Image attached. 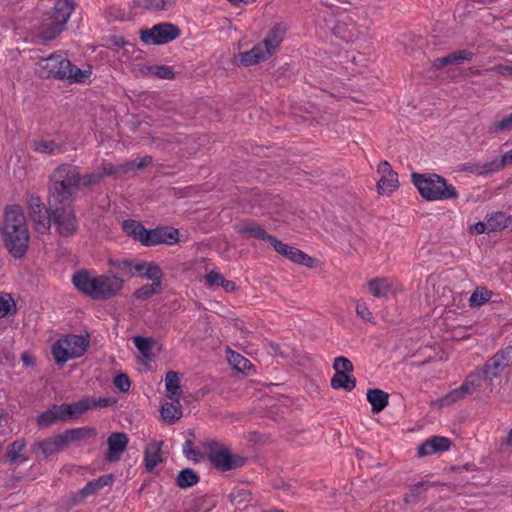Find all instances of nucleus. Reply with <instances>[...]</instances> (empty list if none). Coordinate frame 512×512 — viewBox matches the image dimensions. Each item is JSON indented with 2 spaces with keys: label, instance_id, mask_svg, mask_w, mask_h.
Listing matches in <instances>:
<instances>
[{
  "label": "nucleus",
  "instance_id": "nucleus-1",
  "mask_svg": "<svg viewBox=\"0 0 512 512\" xmlns=\"http://www.w3.org/2000/svg\"><path fill=\"white\" fill-rule=\"evenodd\" d=\"M4 246L15 259H21L27 253L30 234L25 215L19 205L8 206L5 210L2 227Z\"/></svg>",
  "mask_w": 512,
  "mask_h": 512
},
{
  "label": "nucleus",
  "instance_id": "nucleus-2",
  "mask_svg": "<svg viewBox=\"0 0 512 512\" xmlns=\"http://www.w3.org/2000/svg\"><path fill=\"white\" fill-rule=\"evenodd\" d=\"M79 166L62 163L55 167L48 179V196L54 204L71 206L79 192Z\"/></svg>",
  "mask_w": 512,
  "mask_h": 512
},
{
  "label": "nucleus",
  "instance_id": "nucleus-3",
  "mask_svg": "<svg viewBox=\"0 0 512 512\" xmlns=\"http://www.w3.org/2000/svg\"><path fill=\"white\" fill-rule=\"evenodd\" d=\"M35 73L41 79H56L68 83H85L91 76L90 66L80 69L61 54H51L38 60Z\"/></svg>",
  "mask_w": 512,
  "mask_h": 512
},
{
  "label": "nucleus",
  "instance_id": "nucleus-4",
  "mask_svg": "<svg viewBox=\"0 0 512 512\" xmlns=\"http://www.w3.org/2000/svg\"><path fill=\"white\" fill-rule=\"evenodd\" d=\"M411 181L421 197L427 201L451 200L459 197L457 189L448 183L446 178L436 173L413 172Z\"/></svg>",
  "mask_w": 512,
  "mask_h": 512
},
{
  "label": "nucleus",
  "instance_id": "nucleus-5",
  "mask_svg": "<svg viewBox=\"0 0 512 512\" xmlns=\"http://www.w3.org/2000/svg\"><path fill=\"white\" fill-rule=\"evenodd\" d=\"M202 447L211 464L221 472L238 469L246 463V458L232 454L224 444L216 440H207L202 443Z\"/></svg>",
  "mask_w": 512,
  "mask_h": 512
},
{
  "label": "nucleus",
  "instance_id": "nucleus-6",
  "mask_svg": "<svg viewBox=\"0 0 512 512\" xmlns=\"http://www.w3.org/2000/svg\"><path fill=\"white\" fill-rule=\"evenodd\" d=\"M283 41L281 34H268L261 42L254 45L250 50L239 52L234 56L237 66L250 67L269 59Z\"/></svg>",
  "mask_w": 512,
  "mask_h": 512
},
{
  "label": "nucleus",
  "instance_id": "nucleus-7",
  "mask_svg": "<svg viewBox=\"0 0 512 512\" xmlns=\"http://www.w3.org/2000/svg\"><path fill=\"white\" fill-rule=\"evenodd\" d=\"M89 339L83 335L69 334L57 340L52 346L53 357L58 364L79 358L87 351Z\"/></svg>",
  "mask_w": 512,
  "mask_h": 512
},
{
  "label": "nucleus",
  "instance_id": "nucleus-8",
  "mask_svg": "<svg viewBox=\"0 0 512 512\" xmlns=\"http://www.w3.org/2000/svg\"><path fill=\"white\" fill-rule=\"evenodd\" d=\"M51 224L61 237H71L78 231V221L73 205L51 204Z\"/></svg>",
  "mask_w": 512,
  "mask_h": 512
},
{
  "label": "nucleus",
  "instance_id": "nucleus-9",
  "mask_svg": "<svg viewBox=\"0 0 512 512\" xmlns=\"http://www.w3.org/2000/svg\"><path fill=\"white\" fill-rule=\"evenodd\" d=\"M74 9V0H54L51 12L45 19L47 21L45 32H62Z\"/></svg>",
  "mask_w": 512,
  "mask_h": 512
},
{
  "label": "nucleus",
  "instance_id": "nucleus-10",
  "mask_svg": "<svg viewBox=\"0 0 512 512\" xmlns=\"http://www.w3.org/2000/svg\"><path fill=\"white\" fill-rule=\"evenodd\" d=\"M51 204L53 202L49 200V207H46L39 196L29 198V217L38 233H47L51 227Z\"/></svg>",
  "mask_w": 512,
  "mask_h": 512
},
{
  "label": "nucleus",
  "instance_id": "nucleus-11",
  "mask_svg": "<svg viewBox=\"0 0 512 512\" xmlns=\"http://www.w3.org/2000/svg\"><path fill=\"white\" fill-rule=\"evenodd\" d=\"M122 230L145 246L160 244V227L147 230L140 222L128 219L122 222Z\"/></svg>",
  "mask_w": 512,
  "mask_h": 512
},
{
  "label": "nucleus",
  "instance_id": "nucleus-12",
  "mask_svg": "<svg viewBox=\"0 0 512 512\" xmlns=\"http://www.w3.org/2000/svg\"><path fill=\"white\" fill-rule=\"evenodd\" d=\"M123 279L115 275H99L96 276L95 300H106L116 296L123 288Z\"/></svg>",
  "mask_w": 512,
  "mask_h": 512
},
{
  "label": "nucleus",
  "instance_id": "nucleus-13",
  "mask_svg": "<svg viewBox=\"0 0 512 512\" xmlns=\"http://www.w3.org/2000/svg\"><path fill=\"white\" fill-rule=\"evenodd\" d=\"M378 172L382 174L377 182L378 193L380 195H390L399 187L398 174L386 160L379 163Z\"/></svg>",
  "mask_w": 512,
  "mask_h": 512
},
{
  "label": "nucleus",
  "instance_id": "nucleus-14",
  "mask_svg": "<svg viewBox=\"0 0 512 512\" xmlns=\"http://www.w3.org/2000/svg\"><path fill=\"white\" fill-rule=\"evenodd\" d=\"M108 451L106 460L108 462H116L121 458L128 444V437L124 432L112 433L108 439Z\"/></svg>",
  "mask_w": 512,
  "mask_h": 512
},
{
  "label": "nucleus",
  "instance_id": "nucleus-15",
  "mask_svg": "<svg viewBox=\"0 0 512 512\" xmlns=\"http://www.w3.org/2000/svg\"><path fill=\"white\" fill-rule=\"evenodd\" d=\"M192 113L194 111L179 110L174 102H164L162 103V127L181 124L186 116H190Z\"/></svg>",
  "mask_w": 512,
  "mask_h": 512
},
{
  "label": "nucleus",
  "instance_id": "nucleus-16",
  "mask_svg": "<svg viewBox=\"0 0 512 512\" xmlns=\"http://www.w3.org/2000/svg\"><path fill=\"white\" fill-rule=\"evenodd\" d=\"M452 441L444 436H433L418 447V456H427L450 449Z\"/></svg>",
  "mask_w": 512,
  "mask_h": 512
},
{
  "label": "nucleus",
  "instance_id": "nucleus-17",
  "mask_svg": "<svg viewBox=\"0 0 512 512\" xmlns=\"http://www.w3.org/2000/svg\"><path fill=\"white\" fill-rule=\"evenodd\" d=\"M72 283L79 291L89 295L93 299V295H95L96 277H91L86 270H80L73 274Z\"/></svg>",
  "mask_w": 512,
  "mask_h": 512
},
{
  "label": "nucleus",
  "instance_id": "nucleus-18",
  "mask_svg": "<svg viewBox=\"0 0 512 512\" xmlns=\"http://www.w3.org/2000/svg\"><path fill=\"white\" fill-rule=\"evenodd\" d=\"M183 417L182 405L179 399H170L162 403V422L172 425Z\"/></svg>",
  "mask_w": 512,
  "mask_h": 512
},
{
  "label": "nucleus",
  "instance_id": "nucleus-19",
  "mask_svg": "<svg viewBox=\"0 0 512 512\" xmlns=\"http://www.w3.org/2000/svg\"><path fill=\"white\" fill-rule=\"evenodd\" d=\"M133 276L145 277L151 280H157V284H160V267L154 262H145L135 260L132 267Z\"/></svg>",
  "mask_w": 512,
  "mask_h": 512
},
{
  "label": "nucleus",
  "instance_id": "nucleus-20",
  "mask_svg": "<svg viewBox=\"0 0 512 512\" xmlns=\"http://www.w3.org/2000/svg\"><path fill=\"white\" fill-rule=\"evenodd\" d=\"M183 394L180 373L168 371L165 375V395L168 399H181Z\"/></svg>",
  "mask_w": 512,
  "mask_h": 512
},
{
  "label": "nucleus",
  "instance_id": "nucleus-21",
  "mask_svg": "<svg viewBox=\"0 0 512 512\" xmlns=\"http://www.w3.org/2000/svg\"><path fill=\"white\" fill-rule=\"evenodd\" d=\"M238 232L240 235H242L245 238H255L257 240L261 241H267L269 242L270 238L272 237L271 234H269L262 225L251 221L245 223L243 226H241L238 229Z\"/></svg>",
  "mask_w": 512,
  "mask_h": 512
},
{
  "label": "nucleus",
  "instance_id": "nucleus-22",
  "mask_svg": "<svg viewBox=\"0 0 512 512\" xmlns=\"http://www.w3.org/2000/svg\"><path fill=\"white\" fill-rule=\"evenodd\" d=\"M113 481V474L102 475L96 479L87 482V484L79 491V494L82 498L89 497L99 492L105 486L111 485Z\"/></svg>",
  "mask_w": 512,
  "mask_h": 512
},
{
  "label": "nucleus",
  "instance_id": "nucleus-23",
  "mask_svg": "<svg viewBox=\"0 0 512 512\" xmlns=\"http://www.w3.org/2000/svg\"><path fill=\"white\" fill-rule=\"evenodd\" d=\"M31 148L34 152L46 155H55L63 153L65 147L61 143L54 140L35 139L31 143Z\"/></svg>",
  "mask_w": 512,
  "mask_h": 512
},
{
  "label": "nucleus",
  "instance_id": "nucleus-24",
  "mask_svg": "<svg viewBox=\"0 0 512 512\" xmlns=\"http://www.w3.org/2000/svg\"><path fill=\"white\" fill-rule=\"evenodd\" d=\"M389 400V394L381 389L373 388L367 391V401L371 404V411L373 413H380L383 411Z\"/></svg>",
  "mask_w": 512,
  "mask_h": 512
},
{
  "label": "nucleus",
  "instance_id": "nucleus-25",
  "mask_svg": "<svg viewBox=\"0 0 512 512\" xmlns=\"http://www.w3.org/2000/svg\"><path fill=\"white\" fill-rule=\"evenodd\" d=\"M59 408L62 409L65 420L76 419L90 409L89 398H82L72 404H60Z\"/></svg>",
  "mask_w": 512,
  "mask_h": 512
},
{
  "label": "nucleus",
  "instance_id": "nucleus-26",
  "mask_svg": "<svg viewBox=\"0 0 512 512\" xmlns=\"http://www.w3.org/2000/svg\"><path fill=\"white\" fill-rule=\"evenodd\" d=\"M62 440L63 438L61 434L44 439L37 444V449L41 451L44 458H47L48 456L53 455L66 447Z\"/></svg>",
  "mask_w": 512,
  "mask_h": 512
},
{
  "label": "nucleus",
  "instance_id": "nucleus-27",
  "mask_svg": "<svg viewBox=\"0 0 512 512\" xmlns=\"http://www.w3.org/2000/svg\"><path fill=\"white\" fill-rule=\"evenodd\" d=\"M369 292L377 298L386 297L392 288V282L386 277H376L368 281Z\"/></svg>",
  "mask_w": 512,
  "mask_h": 512
},
{
  "label": "nucleus",
  "instance_id": "nucleus-28",
  "mask_svg": "<svg viewBox=\"0 0 512 512\" xmlns=\"http://www.w3.org/2000/svg\"><path fill=\"white\" fill-rule=\"evenodd\" d=\"M330 386L333 389H344L350 392L356 387V378L350 375V373L335 371L330 380Z\"/></svg>",
  "mask_w": 512,
  "mask_h": 512
},
{
  "label": "nucleus",
  "instance_id": "nucleus-29",
  "mask_svg": "<svg viewBox=\"0 0 512 512\" xmlns=\"http://www.w3.org/2000/svg\"><path fill=\"white\" fill-rule=\"evenodd\" d=\"M63 442L65 443L66 447L69 445V443L73 441H80L83 439H86L91 436L96 435V430L94 428L90 427H81V428H75V429H68L61 433Z\"/></svg>",
  "mask_w": 512,
  "mask_h": 512
},
{
  "label": "nucleus",
  "instance_id": "nucleus-30",
  "mask_svg": "<svg viewBox=\"0 0 512 512\" xmlns=\"http://www.w3.org/2000/svg\"><path fill=\"white\" fill-rule=\"evenodd\" d=\"M59 405H53L37 417V424L40 427H48L58 420L65 421L64 414Z\"/></svg>",
  "mask_w": 512,
  "mask_h": 512
},
{
  "label": "nucleus",
  "instance_id": "nucleus-31",
  "mask_svg": "<svg viewBox=\"0 0 512 512\" xmlns=\"http://www.w3.org/2000/svg\"><path fill=\"white\" fill-rule=\"evenodd\" d=\"M187 239V235L181 233L177 228L162 225V245L171 246L178 243L186 242Z\"/></svg>",
  "mask_w": 512,
  "mask_h": 512
},
{
  "label": "nucleus",
  "instance_id": "nucleus-32",
  "mask_svg": "<svg viewBox=\"0 0 512 512\" xmlns=\"http://www.w3.org/2000/svg\"><path fill=\"white\" fill-rule=\"evenodd\" d=\"M176 485L181 489H187L196 485L200 477L192 468L182 469L176 477Z\"/></svg>",
  "mask_w": 512,
  "mask_h": 512
},
{
  "label": "nucleus",
  "instance_id": "nucleus-33",
  "mask_svg": "<svg viewBox=\"0 0 512 512\" xmlns=\"http://www.w3.org/2000/svg\"><path fill=\"white\" fill-rule=\"evenodd\" d=\"M488 222V232L501 231L508 227L510 217L505 212L497 211L486 217Z\"/></svg>",
  "mask_w": 512,
  "mask_h": 512
},
{
  "label": "nucleus",
  "instance_id": "nucleus-34",
  "mask_svg": "<svg viewBox=\"0 0 512 512\" xmlns=\"http://www.w3.org/2000/svg\"><path fill=\"white\" fill-rule=\"evenodd\" d=\"M429 486V483L425 481H421L412 485L409 491L404 495V503L415 504L419 502L421 498L424 497Z\"/></svg>",
  "mask_w": 512,
  "mask_h": 512
},
{
  "label": "nucleus",
  "instance_id": "nucleus-35",
  "mask_svg": "<svg viewBox=\"0 0 512 512\" xmlns=\"http://www.w3.org/2000/svg\"><path fill=\"white\" fill-rule=\"evenodd\" d=\"M152 162L151 156H144L140 159H134L119 164L120 175H126L132 171L141 170Z\"/></svg>",
  "mask_w": 512,
  "mask_h": 512
},
{
  "label": "nucleus",
  "instance_id": "nucleus-36",
  "mask_svg": "<svg viewBox=\"0 0 512 512\" xmlns=\"http://www.w3.org/2000/svg\"><path fill=\"white\" fill-rule=\"evenodd\" d=\"M470 395L469 390L466 385L461 384L458 388L450 391L445 396H443L440 400L441 405L448 406L453 403H456L459 400L464 399L466 396Z\"/></svg>",
  "mask_w": 512,
  "mask_h": 512
},
{
  "label": "nucleus",
  "instance_id": "nucleus-37",
  "mask_svg": "<svg viewBox=\"0 0 512 512\" xmlns=\"http://www.w3.org/2000/svg\"><path fill=\"white\" fill-rule=\"evenodd\" d=\"M492 295V291L488 290L486 287H477L470 296L469 305L471 307L482 306L491 299Z\"/></svg>",
  "mask_w": 512,
  "mask_h": 512
},
{
  "label": "nucleus",
  "instance_id": "nucleus-38",
  "mask_svg": "<svg viewBox=\"0 0 512 512\" xmlns=\"http://www.w3.org/2000/svg\"><path fill=\"white\" fill-rule=\"evenodd\" d=\"M512 130V112L501 120L494 121L492 124L488 126L489 134H499L506 133Z\"/></svg>",
  "mask_w": 512,
  "mask_h": 512
},
{
  "label": "nucleus",
  "instance_id": "nucleus-39",
  "mask_svg": "<svg viewBox=\"0 0 512 512\" xmlns=\"http://www.w3.org/2000/svg\"><path fill=\"white\" fill-rule=\"evenodd\" d=\"M487 379L484 376L483 369L475 371L470 373L465 381L462 383L463 385H466L467 389L469 390L470 395L476 391L479 387H481L483 380Z\"/></svg>",
  "mask_w": 512,
  "mask_h": 512
},
{
  "label": "nucleus",
  "instance_id": "nucleus-40",
  "mask_svg": "<svg viewBox=\"0 0 512 512\" xmlns=\"http://www.w3.org/2000/svg\"><path fill=\"white\" fill-rule=\"evenodd\" d=\"M17 307L9 294L0 295V319L16 313Z\"/></svg>",
  "mask_w": 512,
  "mask_h": 512
},
{
  "label": "nucleus",
  "instance_id": "nucleus-41",
  "mask_svg": "<svg viewBox=\"0 0 512 512\" xmlns=\"http://www.w3.org/2000/svg\"><path fill=\"white\" fill-rule=\"evenodd\" d=\"M26 443L24 440H15L13 441L9 446L6 453V459L7 461L14 463L16 462L21 456L25 449Z\"/></svg>",
  "mask_w": 512,
  "mask_h": 512
},
{
  "label": "nucleus",
  "instance_id": "nucleus-42",
  "mask_svg": "<svg viewBox=\"0 0 512 512\" xmlns=\"http://www.w3.org/2000/svg\"><path fill=\"white\" fill-rule=\"evenodd\" d=\"M484 376L490 380L498 377L504 370V367L500 365L498 361L492 356L482 367Z\"/></svg>",
  "mask_w": 512,
  "mask_h": 512
},
{
  "label": "nucleus",
  "instance_id": "nucleus-43",
  "mask_svg": "<svg viewBox=\"0 0 512 512\" xmlns=\"http://www.w3.org/2000/svg\"><path fill=\"white\" fill-rule=\"evenodd\" d=\"M160 0H132L130 9L135 13L158 9Z\"/></svg>",
  "mask_w": 512,
  "mask_h": 512
},
{
  "label": "nucleus",
  "instance_id": "nucleus-44",
  "mask_svg": "<svg viewBox=\"0 0 512 512\" xmlns=\"http://www.w3.org/2000/svg\"><path fill=\"white\" fill-rule=\"evenodd\" d=\"M504 168H506V166L505 163H503L502 155L492 159L491 161L481 163L482 176L498 172Z\"/></svg>",
  "mask_w": 512,
  "mask_h": 512
},
{
  "label": "nucleus",
  "instance_id": "nucleus-45",
  "mask_svg": "<svg viewBox=\"0 0 512 512\" xmlns=\"http://www.w3.org/2000/svg\"><path fill=\"white\" fill-rule=\"evenodd\" d=\"M229 362L233 365V368L239 372L245 373L246 370L252 367L251 362L239 353L232 352Z\"/></svg>",
  "mask_w": 512,
  "mask_h": 512
},
{
  "label": "nucleus",
  "instance_id": "nucleus-46",
  "mask_svg": "<svg viewBox=\"0 0 512 512\" xmlns=\"http://www.w3.org/2000/svg\"><path fill=\"white\" fill-rule=\"evenodd\" d=\"M214 506L207 496L196 497L190 502V509L199 512H208Z\"/></svg>",
  "mask_w": 512,
  "mask_h": 512
},
{
  "label": "nucleus",
  "instance_id": "nucleus-47",
  "mask_svg": "<svg viewBox=\"0 0 512 512\" xmlns=\"http://www.w3.org/2000/svg\"><path fill=\"white\" fill-rule=\"evenodd\" d=\"M451 65H460L464 62H470L473 59L474 53L467 49L456 50L451 53Z\"/></svg>",
  "mask_w": 512,
  "mask_h": 512
},
{
  "label": "nucleus",
  "instance_id": "nucleus-48",
  "mask_svg": "<svg viewBox=\"0 0 512 512\" xmlns=\"http://www.w3.org/2000/svg\"><path fill=\"white\" fill-rule=\"evenodd\" d=\"M79 190L81 187H90L97 185L103 179V174L100 173H86L84 175L81 174V169L79 168Z\"/></svg>",
  "mask_w": 512,
  "mask_h": 512
},
{
  "label": "nucleus",
  "instance_id": "nucleus-49",
  "mask_svg": "<svg viewBox=\"0 0 512 512\" xmlns=\"http://www.w3.org/2000/svg\"><path fill=\"white\" fill-rule=\"evenodd\" d=\"M493 357L500 363L501 366L507 368L512 364V346L509 345L499 351H497Z\"/></svg>",
  "mask_w": 512,
  "mask_h": 512
},
{
  "label": "nucleus",
  "instance_id": "nucleus-50",
  "mask_svg": "<svg viewBox=\"0 0 512 512\" xmlns=\"http://www.w3.org/2000/svg\"><path fill=\"white\" fill-rule=\"evenodd\" d=\"M333 369L334 371H340L342 373H352L354 366L347 357L338 356L333 361Z\"/></svg>",
  "mask_w": 512,
  "mask_h": 512
},
{
  "label": "nucleus",
  "instance_id": "nucleus-51",
  "mask_svg": "<svg viewBox=\"0 0 512 512\" xmlns=\"http://www.w3.org/2000/svg\"><path fill=\"white\" fill-rule=\"evenodd\" d=\"M183 452L188 459L193 461H200L203 458V454L194 447L192 440H186L183 446Z\"/></svg>",
  "mask_w": 512,
  "mask_h": 512
},
{
  "label": "nucleus",
  "instance_id": "nucleus-52",
  "mask_svg": "<svg viewBox=\"0 0 512 512\" xmlns=\"http://www.w3.org/2000/svg\"><path fill=\"white\" fill-rule=\"evenodd\" d=\"M153 281V284H147L137 289L134 293L135 298L145 300L155 294L157 292L155 286H158L159 284H157V280Z\"/></svg>",
  "mask_w": 512,
  "mask_h": 512
},
{
  "label": "nucleus",
  "instance_id": "nucleus-53",
  "mask_svg": "<svg viewBox=\"0 0 512 512\" xmlns=\"http://www.w3.org/2000/svg\"><path fill=\"white\" fill-rule=\"evenodd\" d=\"M134 344L141 355H151L152 343L148 338L136 336L134 337Z\"/></svg>",
  "mask_w": 512,
  "mask_h": 512
},
{
  "label": "nucleus",
  "instance_id": "nucleus-54",
  "mask_svg": "<svg viewBox=\"0 0 512 512\" xmlns=\"http://www.w3.org/2000/svg\"><path fill=\"white\" fill-rule=\"evenodd\" d=\"M114 385L120 392H127L130 388L131 382L126 374H118L114 378Z\"/></svg>",
  "mask_w": 512,
  "mask_h": 512
},
{
  "label": "nucleus",
  "instance_id": "nucleus-55",
  "mask_svg": "<svg viewBox=\"0 0 512 512\" xmlns=\"http://www.w3.org/2000/svg\"><path fill=\"white\" fill-rule=\"evenodd\" d=\"M158 461H160V443H158L156 445L154 454L152 456H149L148 454H146V456H145L146 470L147 471L152 470L156 466Z\"/></svg>",
  "mask_w": 512,
  "mask_h": 512
},
{
  "label": "nucleus",
  "instance_id": "nucleus-56",
  "mask_svg": "<svg viewBox=\"0 0 512 512\" xmlns=\"http://www.w3.org/2000/svg\"><path fill=\"white\" fill-rule=\"evenodd\" d=\"M89 403H90V408H92V407L106 408V407H109V406H112L113 404H115L116 400L112 397H101L98 399H90L89 398Z\"/></svg>",
  "mask_w": 512,
  "mask_h": 512
},
{
  "label": "nucleus",
  "instance_id": "nucleus-57",
  "mask_svg": "<svg viewBox=\"0 0 512 512\" xmlns=\"http://www.w3.org/2000/svg\"><path fill=\"white\" fill-rule=\"evenodd\" d=\"M356 313L361 319L373 323V313L369 310L365 303H357Z\"/></svg>",
  "mask_w": 512,
  "mask_h": 512
},
{
  "label": "nucleus",
  "instance_id": "nucleus-58",
  "mask_svg": "<svg viewBox=\"0 0 512 512\" xmlns=\"http://www.w3.org/2000/svg\"><path fill=\"white\" fill-rule=\"evenodd\" d=\"M205 279H206L208 286L215 287V286H220L221 281L224 280L225 278L221 273H219L215 270H211L210 272H208L206 274Z\"/></svg>",
  "mask_w": 512,
  "mask_h": 512
},
{
  "label": "nucleus",
  "instance_id": "nucleus-59",
  "mask_svg": "<svg viewBox=\"0 0 512 512\" xmlns=\"http://www.w3.org/2000/svg\"><path fill=\"white\" fill-rule=\"evenodd\" d=\"M282 255L295 263H297L299 257L303 258L302 251L300 249L289 245H287L286 252H283Z\"/></svg>",
  "mask_w": 512,
  "mask_h": 512
},
{
  "label": "nucleus",
  "instance_id": "nucleus-60",
  "mask_svg": "<svg viewBox=\"0 0 512 512\" xmlns=\"http://www.w3.org/2000/svg\"><path fill=\"white\" fill-rule=\"evenodd\" d=\"M135 263L134 259H123L118 261L117 268L123 272H125L127 275L132 277L133 274V265Z\"/></svg>",
  "mask_w": 512,
  "mask_h": 512
},
{
  "label": "nucleus",
  "instance_id": "nucleus-61",
  "mask_svg": "<svg viewBox=\"0 0 512 512\" xmlns=\"http://www.w3.org/2000/svg\"><path fill=\"white\" fill-rule=\"evenodd\" d=\"M100 174L104 176H113L120 175L119 165H114L112 163H104L101 167Z\"/></svg>",
  "mask_w": 512,
  "mask_h": 512
},
{
  "label": "nucleus",
  "instance_id": "nucleus-62",
  "mask_svg": "<svg viewBox=\"0 0 512 512\" xmlns=\"http://www.w3.org/2000/svg\"><path fill=\"white\" fill-rule=\"evenodd\" d=\"M462 170L473 173L477 176H482L480 162H467L462 165Z\"/></svg>",
  "mask_w": 512,
  "mask_h": 512
},
{
  "label": "nucleus",
  "instance_id": "nucleus-63",
  "mask_svg": "<svg viewBox=\"0 0 512 512\" xmlns=\"http://www.w3.org/2000/svg\"><path fill=\"white\" fill-rule=\"evenodd\" d=\"M450 65H451V61H450V55L449 54H447V55H445L443 57L436 58L432 62V68L434 70H440L443 67L450 66Z\"/></svg>",
  "mask_w": 512,
  "mask_h": 512
},
{
  "label": "nucleus",
  "instance_id": "nucleus-64",
  "mask_svg": "<svg viewBox=\"0 0 512 512\" xmlns=\"http://www.w3.org/2000/svg\"><path fill=\"white\" fill-rule=\"evenodd\" d=\"M108 41L116 48H124L126 45H130L121 35L117 34L110 36Z\"/></svg>",
  "mask_w": 512,
  "mask_h": 512
}]
</instances>
